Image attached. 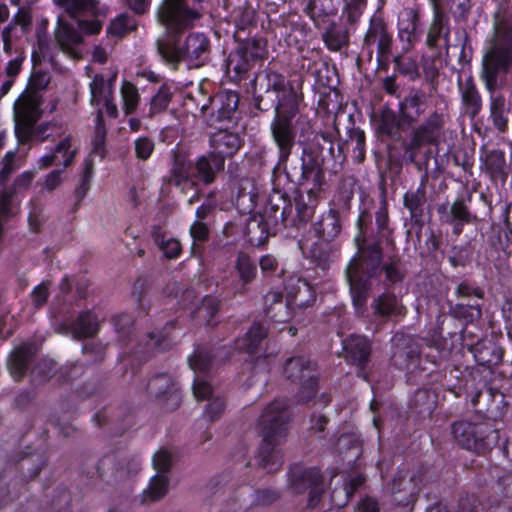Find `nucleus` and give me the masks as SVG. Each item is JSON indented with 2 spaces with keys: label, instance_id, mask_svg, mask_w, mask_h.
I'll use <instances>...</instances> for the list:
<instances>
[{
  "label": "nucleus",
  "instance_id": "de8ad7c7",
  "mask_svg": "<svg viewBox=\"0 0 512 512\" xmlns=\"http://www.w3.org/2000/svg\"><path fill=\"white\" fill-rule=\"evenodd\" d=\"M220 304V300L216 297L205 296L192 312V316L200 323L214 326L213 319L220 309Z\"/></svg>",
  "mask_w": 512,
  "mask_h": 512
},
{
  "label": "nucleus",
  "instance_id": "473e14b6",
  "mask_svg": "<svg viewBox=\"0 0 512 512\" xmlns=\"http://www.w3.org/2000/svg\"><path fill=\"white\" fill-rule=\"evenodd\" d=\"M76 156V151L71 150V137L62 139L51 151L44 155L38 161L40 169H46L52 165H63L64 168L70 166Z\"/></svg>",
  "mask_w": 512,
  "mask_h": 512
},
{
  "label": "nucleus",
  "instance_id": "58836bf2",
  "mask_svg": "<svg viewBox=\"0 0 512 512\" xmlns=\"http://www.w3.org/2000/svg\"><path fill=\"white\" fill-rule=\"evenodd\" d=\"M404 130H408V127L402 122L400 113L384 107L379 117L378 131L391 139H398Z\"/></svg>",
  "mask_w": 512,
  "mask_h": 512
},
{
  "label": "nucleus",
  "instance_id": "9b49d317",
  "mask_svg": "<svg viewBox=\"0 0 512 512\" xmlns=\"http://www.w3.org/2000/svg\"><path fill=\"white\" fill-rule=\"evenodd\" d=\"M318 147L312 141L306 143L303 146L299 162L292 165L287 173L298 185H303L312 180L314 187H321L324 175L322 166L326 161V157L320 156Z\"/></svg>",
  "mask_w": 512,
  "mask_h": 512
},
{
  "label": "nucleus",
  "instance_id": "5fc2aeb1",
  "mask_svg": "<svg viewBox=\"0 0 512 512\" xmlns=\"http://www.w3.org/2000/svg\"><path fill=\"white\" fill-rule=\"evenodd\" d=\"M137 27L136 19L128 13L117 16L110 24L107 32L111 35L123 37Z\"/></svg>",
  "mask_w": 512,
  "mask_h": 512
},
{
  "label": "nucleus",
  "instance_id": "4be33fe9",
  "mask_svg": "<svg viewBox=\"0 0 512 512\" xmlns=\"http://www.w3.org/2000/svg\"><path fill=\"white\" fill-rule=\"evenodd\" d=\"M225 169V162L220 156L208 152L193 162L192 178L205 185L215 182L217 175Z\"/></svg>",
  "mask_w": 512,
  "mask_h": 512
},
{
  "label": "nucleus",
  "instance_id": "79ce46f5",
  "mask_svg": "<svg viewBox=\"0 0 512 512\" xmlns=\"http://www.w3.org/2000/svg\"><path fill=\"white\" fill-rule=\"evenodd\" d=\"M314 145L319 146L320 156H325L326 161L341 165L345 160L342 146L334 142L326 133L318 134L312 140Z\"/></svg>",
  "mask_w": 512,
  "mask_h": 512
},
{
  "label": "nucleus",
  "instance_id": "c03bdc74",
  "mask_svg": "<svg viewBox=\"0 0 512 512\" xmlns=\"http://www.w3.org/2000/svg\"><path fill=\"white\" fill-rule=\"evenodd\" d=\"M322 40L330 51H340L349 45L348 29L341 24L332 22L325 28Z\"/></svg>",
  "mask_w": 512,
  "mask_h": 512
},
{
  "label": "nucleus",
  "instance_id": "20e7f679",
  "mask_svg": "<svg viewBox=\"0 0 512 512\" xmlns=\"http://www.w3.org/2000/svg\"><path fill=\"white\" fill-rule=\"evenodd\" d=\"M321 187H312L306 192L298 191L294 198V206L290 197L279 190H273L266 204V219L260 237L252 238L257 244L263 243L271 234H276L286 227L305 226L314 216L319 204Z\"/></svg>",
  "mask_w": 512,
  "mask_h": 512
},
{
  "label": "nucleus",
  "instance_id": "4c0bfd02",
  "mask_svg": "<svg viewBox=\"0 0 512 512\" xmlns=\"http://www.w3.org/2000/svg\"><path fill=\"white\" fill-rule=\"evenodd\" d=\"M458 86L461 92L462 103L465 106L466 113L474 118L482 109V98L474 83L473 78L470 76L464 83L458 79Z\"/></svg>",
  "mask_w": 512,
  "mask_h": 512
},
{
  "label": "nucleus",
  "instance_id": "ddd939ff",
  "mask_svg": "<svg viewBox=\"0 0 512 512\" xmlns=\"http://www.w3.org/2000/svg\"><path fill=\"white\" fill-rule=\"evenodd\" d=\"M385 5L377 10L371 16L367 31L362 42V49L368 54V60L372 61L374 53H381L393 50V35L389 30L388 24L380 14Z\"/></svg>",
  "mask_w": 512,
  "mask_h": 512
},
{
  "label": "nucleus",
  "instance_id": "cd10ccee",
  "mask_svg": "<svg viewBox=\"0 0 512 512\" xmlns=\"http://www.w3.org/2000/svg\"><path fill=\"white\" fill-rule=\"evenodd\" d=\"M209 49V40L201 33H192L179 48L180 61L186 60L198 67L204 63Z\"/></svg>",
  "mask_w": 512,
  "mask_h": 512
},
{
  "label": "nucleus",
  "instance_id": "a18cd8bd",
  "mask_svg": "<svg viewBox=\"0 0 512 512\" xmlns=\"http://www.w3.org/2000/svg\"><path fill=\"white\" fill-rule=\"evenodd\" d=\"M287 297L292 309L295 307L306 308L311 306L316 299L313 288L306 282H298L288 288Z\"/></svg>",
  "mask_w": 512,
  "mask_h": 512
},
{
  "label": "nucleus",
  "instance_id": "f8f14e48",
  "mask_svg": "<svg viewBox=\"0 0 512 512\" xmlns=\"http://www.w3.org/2000/svg\"><path fill=\"white\" fill-rule=\"evenodd\" d=\"M289 486L295 493L308 491V506L313 508L318 505L324 493V479L316 467L306 468L300 464H294L288 472Z\"/></svg>",
  "mask_w": 512,
  "mask_h": 512
},
{
  "label": "nucleus",
  "instance_id": "4468645a",
  "mask_svg": "<svg viewBox=\"0 0 512 512\" xmlns=\"http://www.w3.org/2000/svg\"><path fill=\"white\" fill-rule=\"evenodd\" d=\"M290 419L289 404L285 399H276L269 403L259 417L262 435L268 439L284 438Z\"/></svg>",
  "mask_w": 512,
  "mask_h": 512
},
{
  "label": "nucleus",
  "instance_id": "2eb2a0df",
  "mask_svg": "<svg viewBox=\"0 0 512 512\" xmlns=\"http://www.w3.org/2000/svg\"><path fill=\"white\" fill-rule=\"evenodd\" d=\"M391 360L400 369H410L416 366L420 359V346L410 335L397 332L391 339Z\"/></svg>",
  "mask_w": 512,
  "mask_h": 512
},
{
  "label": "nucleus",
  "instance_id": "412c9836",
  "mask_svg": "<svg viewBox=\"0 0 512 512\" xmlns=\"http://www.w3.org/2000/svg\"><path fill=\"white\" fill-rule=\"evenodd\" d=\"M481 162L482 171L489 176L492 182L504 184L507 181L510 168L503 151L482 148Z\"/></svg>",
  "mask_w": 512,
  "mask_h": 512
},
{
  "label": "nucleus",
  "instance_id": "f257e3e1",
  "mask_svg": "<svg viewBox=\"0 0 512 512\" xmlns=\"http://www.w3.org/2000/svg\"><path fill=\"white\" fill-rule=\"evenodd\" d=\"M370 216L366 212L359 215L357 226L359 234L355 238L357 253L348 263L345 276L349 284V293L355 313L364 316L367 312V301L374 284L379 283L384 274V284L393 286L404 280L401 258L398 255L389 257L384 262L382 241L367 234Z\"/></svg>",
  "mask_w": 512,
  "mask_h": 512
},
{
  "label": "nucleus",
  "instance_id": "e2e57ef3",
  "mask_svg": "<svg viewBox=\"0 0 512 512\" xmlns=\"http://www.w3.org/2000/svg\"><path fill=\"white\" fill-rule=\"evenodd\" d=\"M121 94L124 101V111L126 114L133 113L139 103V93L136 86L128 81H125L121 88Z\"/></svg>",
  "mask_w": 512,
  "mask_h": 512
},
{
  "label": "nucleus",
  "instance_id": "6e6552de",
  "mask_svg": "<svg viewBox=\"0 0 512 512\" xmlns=\"http://www.w3.org/2000/svg\"><path fill=\"white\" fill-rule=\"evenodd\" d=\"M265 57L264 40L253 38L241 41L226 60L227 74L235 82L247 79L256 62Z\"/></svg>",
  "mask_w": 512,
  "mask_h": 512
},
{
  "label": "nucleus",
  "instance_id": "13d9d810",
  "mask_svg": "<svg viewBox=\"0 0 512 512\" xmlns=\"http://www.w3.org/2000/svg\"><path fill=\"white\" fill-rule=\"evenodd\" d=\"M375 222L377 227L376 235H369L380 239V241L386 240L392 242L393 230L389 227V216L386 206H381L375 213Z\"/></svg>",
  "mask_w": 512,
  "mask_h": 512
},
{
  "label": "nucleus",
  "instance_id": "a211bd4d",
  "mask_svg": "<svg viewBox=\"0 0 512 512\" xmlns=\"http://www.w3.org/2000/svg\"><path fill=\"white\" fill-rule=\"evenodd\" d=\"M427 108V94L419 88H412L399 102L398 110L402 116V122L408 129L417 124L425 114Z\"/></svg>",
  "mask_w": 512,
  "mask_h": 512
},
{
  "label": "nucleus",
  "instance_id": "69168bd1",
  "mask_svg": "<svg viewBox=\"0 0 512 512\" xmlns=\"http://www.w3.org/2000/svg\"><path fill=\"white\" fill-rule=\"evenodd\" d=\"M395 69L402 75L408 76L410 80L414 81L420 78V73L416 62L412 59H404L401 56L393 57Z\"/></svg>",
  "mask_w": 512,
  "mask_h": 512
},
{
  "label": "nucleus",
  "instance_id": "c9c22d12",
  "mask_svg": "<svg viewBox=\"0 0 512 512\" xmlns=\"http://www.w3.org/2000/svg\"><path fill=\"white\" fill-rule=\"evenodd\" d=\"M342 223L338 210L331 208L314 224L316 235L326 242H330L337 238L341 232Z\"/></svg>",
  "mask_w": 512,
  "mask_h": 512
},
{
  "label": "nucleus",
  "instance_id": "1a4fd4ad",
  "mask_svg": "<svg viewBox=\"0 0 512 512\" xmlns=\"http://www.w3.org/2000/svg\"><path fill=\"white\" fill-rule=\"evenodd\" d=\"M55 3L76 20L84 34L95 35L101 31V18L106 17L108 9L98 0H55Z\"/></svg>",
  "mask_w": 512,
  "mask_h": 512
},
{
  "label": "nucleus",
  "instance_id": "b1692460",
  "mask_svg": "<svg viewBox=\"0 0 512 512\" xmlns=\"http://www.w3.org/2000/svg\"><path fill=\"white\" fill-rule=\"evenodd\" d=\"M419 24V8L405 7L399 12L397 20L398 37L401 42L406 44V49H410L418 40Z\"/></svg>",
  "mask_w": 512,
  "mask_h": 512
},
{
  "label": "nucleus",
  "instance_id": "39448f33",
  "mask_svg": "<svg viewBox=\"0 0 512 512\" xmlns=\"http://www.w3.org/2000/svg\"><path fill=\"white\" fill-rule=\"evenodd\" d=\"M50 75L44 71H35L31 74L26 90L14 104L15 133L23 141L31 135L33 123L40 119L42 96L40 91L47 88Z\"/></svg>",
  "mask_w": 512,
  "mask_h": 512
},
{
  "label": "nucleus",
  "instance_id": "dca6fc26",
  "mask_svg": "<svg viewBox=\"0 0 512 512\" xmlns=\"http://www.w3.org/2000/svg\"><path fill=\"white\" fill-rule=\"evenodd\" d=\"M437 213L441 222L452 226L455 235H460L466 224L477 220V216L470 212L463 199H458L452 204L443 203L438 205Z\"/></svg>",
  "mask_w": 512,
  "mask_h": 512
},
{
  "label": "nucleus",
  "instance_id": "c85d7f7f",
  "mask_svg": "<svg viewBox=\"0 0 512 512\" xmlns=\"http://www.w3.org/2000/svg\"><path fill=\"white\" fill-rule=\"evenodd\" d=\"M37 346L34 343L27 342L15 347L8 360V367L12 377L16 381L23 379L28 366L37 354Z\"/></svg>",
  "mask_w": 512,
  "mask_h": 512
},
{
  "label": "nucleus",
  "instance_id": "2f4dec72",
  "mask_svg": "<svg viewBox=\"0 0 512 512\" xmlns=\"http://www.w3.org/2000/svg\"><path fill=\"white\" fill-rule=\"evenodd\" d=\"M470 350L478 365L483 367L490 369L502 362L503 349L491 339L478 341Z\"/></svg>",
  "mask_w": 512,
  "mask_h": 512
},
{
  "label": "nucleus",
  "instance_id": "423d86ee",
  "mask_svg": "<svg viewBox=\"0 0 512 512\" xmlns=\"http://www.w3.org/2000/svg\"><path fill=\"white\" fill-rule=\"evenodd\" d=\"M203 14V0H162L156 11L158 23L174 38L193 28Z\"/></svg>",
  "mask_w": 512,
  "mask_h": 512
},
{
  "label": "nucleus",
  "instance_id": "a19ab883",
  "mask_svg": "<svg viewBox=\"0 0 512 512\" xmlns=\"http://www.w3.org/2000/svg\"><path fill=\"white\" fill-rule=\"evenodd\" d=\"M234 269L236 270L241 283L239 292L244 293L246 291L247 285L256 279V263L246 252L240 251L236 257Z\"/></svg>",
  "mask_w": 512,
  "mask_h": 512
},
{
  "label": "nucleus",
  "instance_id": "c756f323",
  "mask_svg": "<svg viewBox=\"0 0 512 512\" xmlns=\"http://www.w3.org/2000/svg\"><path fill=\"white\" fill-rule=\"evenodd\" d=\"M265 314L271 321L276 323H286L293 315V309L288 297H284L281 292L269 291L264 298Z\"/></svg>",
  "mask_w": 512,
  "mask_h": 512
},
{
  "label": "nucleus",
  "instance_id": "6ab92c4d",
  "mask_svg": "<svg viewBox=\"0 0 512 512\" xmlns=\"http://www.w3.org/2000/svg\"><path fill=\"white\" fill-rule=\"evenodd\" d=\"M445 126L443 113L432 112L421 124L412 127L413 144H437Z\"/></svg>",
  "mask_w": 512,
  "mask_h": 512
},
{
  "label": "nucleus",
  "instance_id": "f3484780",
  "mask_svg": "<svg viewBox=\"0 0 512 512\" xmlns=\"http://www.w3.org/2000/svg\"><path fill=\"white\" fill-rule=\"evenodd\" d=\"M147 389L151 395L166 403L168 410H175L181 404V396L173 377L167 373H160L152 377Z\"/></svg>",
  "mask_w": 512,
  "mask_h": 512
},
{
  "label": "nucleus",
  "instance_id": "72a5a7b5",
  "mask_svg": "<svg viewBox=\"0 0 512 512\" xmlns=\"http://www.w3.org/2000/svg\"><path fill=\"white\" fill-rule=\"evenodd\" d=\"M222 350H227L224 356L225 358H228L231 354L232 348L222 346L217 348L212 354L206 347L198 346L193 355L188 359L191 369L195 372H209L214 366V359L222 356Z\"/></svg>",
  "mask_w": 512,
  "mask_h": 512
},
{
  "label": "nucleus",
  "instance_id": "3c124183",
  "mask_svg": "<svg viewBox=\"0 0 512 512\" xmlns=\"http://www.w3.org/2000/svg\"><path fill=\"white\" fill-rule=\"evenodd\" d=\"M436 404L437 395L429 389H418L411 400V408L418 414L430 415Z\"/></svg>",
  "mask_w": 512,
  "mask_h": 512
},
{
  "label": "nucleus",
  "instance_id": "aec40b11",
  "mask_svg": "<svg viewBox=\"0 0 512 512\" xmlns=\"http://www.w3.org/2000/svg\"><path fill=\"white\" fill-rule=\"evenodd\" d=\"M82 33L73 24L59 17L54 31V38L61 51L72 58H78L79 53L76 48L83 43Z\"/></svg>",
  "mask_w": 512,
  "mask_h": 512
},
{
  "label": "nucleus",
  "instance_id": "0e129e2a",
  "mask_svg": "<svg viewBox=\"0 0 512 512\" xmlns=\"http://www.w3.org/2000/svg\"><path fill=\"white\" fill-rule=\"evenodd\" d=\"M112 80L113 78L110 79L109 84L106 86L103 75L96 74L94 76L90 84L92 105L98 106L101 103L102 96L104 97L108 93L109 87L112 89Z\"/></svg>",
  "mask_w": 512,
  "mask_h": 512
},
{
  "label": "nucleus",
  "instance_id": "052dcab7",
  "mask_svg": "<svg viewBox=\"0 0 512 512\" xmlns=\"http://www.w3.org/2000/svg\"><path fill=\"white\" fill-rule=\"evenodd\" d=\"M94 170V162L91 158L85 160L84 171L81 176L80 184L75 188L74 195L76 198L75 206H78L84 199L90 189L91 178Z\"/></svg>",
  "mask_w": 512,
  "mask_h": 512
},
{
  "label": "nucleus",
  "instance_id": "393cba45",
  "mask_svg": "<svg viewBox=\"0 0 512 512\" xmlns=\"http://www.w3.org/2000/svg\"><path fill=\"white\" fill-rule=\"evenodd\" d=\"M386 286V290L375 297L371 303L373 315L379 318L388 319L390 317H402L406 314V308L401 300L391 292Z\"/></svg>",
  "mask_w": 512,
  "mask_h": 512
},
{
  "label": "nucleus",
  "instance_id": "f704fd0d",
  "mask_svg": "<svg viewBox=\"0 0 512 512\" xmlns=\"http://www.w3.org/2000/svg\"><path fill=\"white\" fill-rule=\"evenodd\" d=\"M428 175L425 173L421 177L419 186L415 190H409L404 195V206L410 211L411 218L418 222L424 215V206L426 204V184Z\"/></svg>",
  "mask_w": 512,
  "mask_h": 512
},
{
  "label": "nucleus",
  "instance_id": "37998d69",
  "mask_svg": "<svg viewBox=\"0 0 512 512\" xmlns=\"http://www.w3.org/2000/svg\"><path fill=\"white\" fill-rule=\"evenodd\" d=\"M192 172L193 163L188 161L184 156L175 154L168 182L177 187L189 182L191 185H194V182L191 181L193 180Z\"/></svg>",
  "mask_w": 512,
  "mask_h": 512
},
{
  "label": "nucleus",
  "instance_id": "5701e85b",
  "mask_svg": "<svg viewBox=\"0 0 512 512\" xmlns=\"http://www.w3.org/2000/svg\"><path fill=\"white\" fill-rule=\"evenodd\" d=\"M343 351L349 363L364 370L370 361L372 346L365 336L350 335L343 341Z\"/></svg>",
  "mask_w": 512,
  "mask_h": 512
},
{
  "label": "nucleus",
  "instance_id": "f03ea898",
  "mask_svg": "<svg viewBox=\"0 0 512 512\" xmlns=\"http://www.w3.org/2000/svg\"><path fill=\"white\" fill-rule=\"evenodd\" d=\"M254 107L261 112L274 111L272 138L278 148V163L285 165L295 145L296 131L292 120L299 114L302 95L286 78L266 69L252 80Z\"/></svg>",
  "mask_w": 512,
  "mask_h": 512
},
{
  "label": "nucleus",
  "instance_id": "680f3d73",
  "mask_svg": "<svg viewBox=\"0 0 512 512\" xmlns=\"http://www.w3.org/2000/svg\"><path fill=\"white\" fill-rule=\"evenodd\" d=\"M299 384L300 388L295 395L296 401L300 404H309L318 393V377H312V381L305 379Z\"/></svg>",
  "mask_w": 512,
  "mask_h": 512
},
{
  "label": "nucleus",
  "instance_id": "8fccbe9b",
  "mask_svg": "<svg viewBox=\"0 0 512 512\" xmlns=\"http://www.w3.org/2000/svg\"><path fill=\"white\" fill-rule=\"evenodd\" d=\"M169 489V480L163 474H157L151 478L149 486L144 490L142 496L143 503H152L163 498Z\"/></svg>",
  "mask_w": 512,
  "mask_h": 512
},
{
  "label": "nucleus",
  "instance_id": "a878e982",
  "mask_svg": "<svg viewBox=\"0 0 512 512\" xmlns=\"http://www.w3.org/2000/svg\"><path fill=\"white\" fill-rule=\"evenodd\" d=\"M56 330L61 333H71L75 339L91 338L98 333L99 321L91 311H85L80 313L71 324H62Z\"/></svg>",
  "mask_w": 512,
  "mask_h": 512
},
{
  "label": "nucleus",
  "instance_id": "9d476101",
  "mask_svg": "<svg viewBox=\"0 0 512 512\" xmlns=\"http://www.w3.org/2000/svg\"><path fill=\"white\" fill-rule=\"evenodd\" d=\"M423 486V475L398 469L393 478L384 486V493L400 506L414 505Z\"/></svg>",
  "mask_w": 512,
  "mask_h": 512
},
{
  "label": "nucleus",
  "instance_id": "6e6d98bb",
  "mask_svg": "<svg viewBox=\"0 0 512 512\" xmlns=\"http://www.w3.org/2000/svg\"><path fill=\"white\" fill-rule=\"evenodd\" d=\"M172 97L173 92L171 88L166 84L162 85L158 92L151 98L149 117L164 112L168 108Z\"/></svg>",
  "mask_w": 512,
  "mask_h": 512
},
{
  "label": "nucleus",
  "instance_id": "774afa93",
  "mask_svg": "<svg viewBox=\"0 0 512 512\" xmlns=\"http://www.w3.org/2000/svg\"><path fill=\"white\" fill-rule=\"evenodd\" d=\"M173 463V454L168 449L162 447L153 456V467L159 474L167 473Z\"/></svg>",
  "mask_w": 512,
  "mask_h": 512
},
{
  "label": "nucleus",
  "instance_id": "4d7b16f0",
  "mask_svg": "<svg viewBox=\"0 0 512 512\" xmlns=\"http://www.w3.org/2000/svg\"><path fill=\"white\" fill-rule=\"evenodd\" d=\"M368 0H343L342 18L350 24H356L367 7Z\"/></svg>",
  "mask_w": 512,
  "mask_h": 512
},
{
  "label": "nucleus",
  "instance_id": "bb28decb",
  "mask_svg": "<svg viewBox=\"0 0 512 512\" xmlns=\"http://www.w3.org/2000/svg\"><path fill=\"white\" fill-rule=\"evenodd\" d=\"M211 153L220 156L224 161L233 157L242 146V140L237 133L220 129L210 137Z\"/></svg>",
  "mask_w": 512,
  "mask_h": 512
},
{
  "label": "nucleus",
  "instance_id": "864d4df0",
  "mask_svg": "<svg viewBox=\"0 0 512 512\" xmlns=\"http://www.w3.org/2000/svg\"><path fill=\"white\" fill-rule=\"evenodd\" d=\"M55 372L56 363L51 359H42L31 370V383L34 386H40L49 381Z\"/></svg>",
  "mask_w": 512,
  "mask_h": 512
},
{
  "label": "nucleus",
  "instance_id": "338daca9",
  "mask_svg": "<svg viewBox=\"0 0 512 512\" xmlns=\"http://www.w3.org/2000/svg\"><path fill=\"white\" fill-rule=\"evenodd\" d=\"M190 235L193 239L192 250L195 253V251L200 248V244L208 241L210 229L203 221L196 220L190 227Z\"/></svg>",
  "mask_w": 512,
  "mask_h": 512
},
{
  "label": "nucleus",
  "instance_id": "7c9ffc66",
  "mask_svg": "<svg viewBox=\"0 0 512 512\" xmlns=\"http://www.w3.org/2000/svg\"><path fill=\"white\" fill-rule=\"evenodd\" d=\"M316 363L305 356H293L285 361L283 374L291 382L301 383L305 379L312 381L316 376Z\"/></svg>",
  "mask_w": 512,
  "mask_h": 512
},
{
  "label": "nucleus",
  "instance_id": "0eeeda50",
  "mask_svg": "<svg viewBox=\"0 0 512 512\" xmlns=\"http://www.w3.org/2000/svg\"><path fill=\"white\" fill-rule=\"evenodd\" d=\"M451 433L462 448L477 453L490 451L500 439L499 430L487 422L455 421L451 425Z\"/></svg>",
  "mask_w": 512,
  "mask_h": 512
},
{
  "label": "nucleus",
  "instance_id": "e433bc0d",
  "mask_svg": "<svg viewBox=\"0 0 512 512\" xmlns=\"http://www.w3.org/2000/svg\"><path fill=\"white\" fill-rule=\"evenodd\" d=\"M268 329L262 322H254L247 333L235 340V348L248 354L258 351L261 342L267 337Z\"/></svg>",
  "mask_w": 512,
  "mask_h": 512
},
{
  "label": "nucleus",
  "instance_id": "ea45409f",
  "mask_svg": "<svg viewBox=\"0 0 512 512\" xmlns=\"http://www.w3.org/2000/svg\"><path fill=\"white\" fill-rule=\"evenodd\" d=\"M282 439L283 438L275 437L274 439L268 440L263 436V442L259 448L257 461L262 468L267 469L269 472L276 471L282 465L281 457L276 450V446Z\"/></svg>",
  "mask_w": 512,
  "mask_h": 512
},
{
  "label": "nucleus",
  "instance_id": "7ed1b4c3",
  "mask_svg": "<svg viewBox=\"0 0 512 512\" xmlns=\"http://www.w3.org/2000/svg\"><path fill=\"white\" fill-rule=\"evenodd\" d=\"M512 73V21L506 9L494 14V33L483 53L480 78L489 93V112L493 126L500 132L508 129L510 104L502 89Z\"/></svg>",
  "mask_w": 512,
  "mask_h": 512
},
{
  "label": "nucleus",
  "instance_id": "09e8293b",
  "mask_svg": "<svg viewBox=\"0 0 512 512\" xmlns=\"http://www.w3.org/2000/svg\"><path fill=\"white\" fill-rule=\"evenodd\" d=\"M219 107L215 117L217 121L232 120L239 105V95L234 91H226L218 95Z\"/></svg>",
  "mask_w": 512,
  "mask_h": 512
},
{
  "label": "nucleus",
  "instance_id": "603ef678",
  "mask_svg": "<svg viewBox=\"0 0 512 512\" xmlns=\"http://www.w3.org/2000/svg\"><path fill=\"white\" fill-rule=\"evenodd\" d=\"M24 57L19 55L7 62L4 67L3 81L0 85V98L5 96L15 83L17 76L22 70Z\"/></svg>",
  "mask_w": 512,
  "mask_h": 512
},
{
  "label": "nucleus",
  "instance_id": "49530a36",
  "mask_svg": "<svg viewBox=\"0 0 512 512\" xmlns=\"http://www.w3.org/2000/svg\"><path fill=\"white\" fill-rule=\"evenodd\" d=\"M449 33L450 29L448 21L440 14H437L429 28L426 43L429 48L435 49L438 47L441 38L445 41V47L449 49Z\"/></svg>",
  "mask_w": 512,
  "mask_h": 512
},
{
  "label": "nucleus",
  "instance_id": "bf43d9fd",
  "mask_svg": "<svg viewBox=\"0 0 512 512\" xmlns=\"http://www.w3.org/2000/svg\"><path fill=\"white\" fill-rule=\"evenodd\" d=\"M106 127L103 119V112L98 110L96 116L95 133L92 139V153L98 154L101 158L105 156Z\"/></svg>",
  "mask_w": 512,
  "mask_h": 512
}]
</instances>
